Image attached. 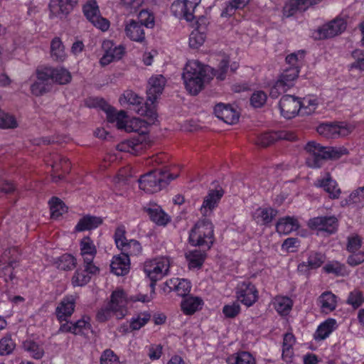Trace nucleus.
Returning a JSON list of instances; mask_svg holds the SVG:
<instances>
[{
	"label": "nucleus",
	"mask_w": 364,
	"mask_h": 364,
	"mask_svg": "<svg viewBox=\"0 0 364 364\" xmlns=\"http://www.w3.org/2000/svg\"><path fill=\"white\" fill-rule=\"evenodd\" d=\"M305 150L309 154L306 164L312 168H320L326 160L336 161L348 154L344 146H323L314 141L306 144Z\"/></svg>",
	"instance_id": "f257e3e1"
},
{
	"label": "nucleus",
	"mask_w": 364,
	"mask_h": 364,
	"mask_svg": "<svg viewBox=\"0 0 364 364\" xmlns=\"http://www.w3.org/2000/svg\"><path fill=\"white\" fill-rule=\"evenodd\" d=\"M166 83V78L162 75H156L151 77L148 82L146 90L147 99L145 107L137 109V113L141 116H146L151 120L157 117L154 103L162 94Z\"/></svg>",
	"instance_id": "f03ea898"
},
{
	"label": "nucleus",
	"mask_w": 364,
	"mask_h": 364,
	"mask_svg": "<svg viewBox=\"0 0 364 364\" xmlns=\"http://www.w3.org/2000/svg\"><path fill=\"white\" fill-rule=\"evenodd\" d=\"M178 176V173H171L167 170L156 169L141 176L138 180L139 186L145 192L154 193L166 187L170 181Z\"/></svg>",
	"instance_id": "7ed1b4c3"
},
{
	"label": "nucleus",
	"mask_w": 364,
	"mask_h": 364,
	"mask_svg": "<svg viewBox=\"0 0 364 364\" xmlns=\"http://www.w3.org/2000/svg\"><path fill=\"white\" fill-rule=\"evenodd\" d=\"M214 241L213 224L206 218L200 219L190 231L189 243L193 247L210 250Z\"/></svg>",
	"instance_id": "20e7f679"
},
{
	"label": "nucleus",
	"mask_w": 364,
	"mask_h": 364,
	"mask_svg": "<svg viewBox=\"0 0 364 364\" xmlns=\"http://www.w3.org/2000/svg\"><path fill=\"white\" fill-rule=\"evenodd\" d=\"M169 261L166 257H159L144 263V271L150 279V287L154 290L156 282L167 274L169 269Z\"/></svg>",
	"instance_id": "39448f33"
},
{
	"label": "nucleus",
	"mask_w": 364,
	"mask_h": 364,
	"mask_svg": "<svg viewBox=\"0 0 364 364\" xmlns=\"http://www.w3.org/2000/svg\"><path fill=\"white\" fill-rule=\"evenodd\" d=\"M299 69L296 67H287L280 75L279 79L271 87L269 95L273 98H277L282 93L287 92L294 85V80L297 78Z\"/></svg>",
	"instance_id": "423d86ee"
},
{
	"label": "nucleus",
	"mask_w": 364,
	"mask_h": 364,
	"mask_svg": "<svg viewBox=\"0 0 364 364\" xmlns=\"http://www.w3.org/2000/svg\"><path fill=\"white\" fill-rule=\"evenodd\" d=\"M80 255L83 259L84 272L87 274H96L100 269L93 263V259L97 254V249L93 241L89 237H83L80 242Z\"/></svg>",
	"instance_id": "0eeeda50"
},
{
	"label": "nucleus",
	"mask_w": 364,
	"mask_h": 364,
	"mask_svg": "<svg viewBox=\"0 0 364 364\" xmlns=\"http://www.w3.org/2000/svg\"><path fill=\"white\" fill-rule=\"evenodd\" d=\"M354 129V127L344 122L335 124H322L317 127L320 135L326 138H338L348 136Z\"/></svg>",
	"instance_id": "6e6552de"
},
{
	"label": "nucleus",
	"mask_w": 364,
	"mask_h": 364,
	"mask_svg": "<svg viewBox=\"0 0 364 364\" xmlns=\"http://www.w3.org/2000/svg\"><path fill=\"white\" fill-rule=\"evenodd\" d=\"M188 23L190 26H196L190 34L189 46L191 48H198L205 42L208 20L206 17L201 16L193 23H192V21Z\"/></svg>",
	"instance_id": "1a4fd4ad"
},
{
	"label": "nucleus",
	"mask_w": 364,
	"mask_h": 364,
	"mask_svg": "<svg viewBox=\"0 0 364 364\" xmlns=\"http://www.w3.org/2000/svg\"><path fill=\"white\" fill-rule=\"evenodd\" d=\"M236 297L238 301L247 306H251L258 298V291L250 282H242L236 287Z\"/></svg>",
	"instance_id": "9d476101"
},
{
	"label": "nucleus",
	"mask_w": 364,
	"mask_h": 364,
	"mask_svg": "<svg viewBox=\"0 0 364 364\" xmlns=\"http://www.w3.org/2000/svg\"><path fill=\"white\" fill-rule=\"evenodd\" d=\"M112 309L117 318H124L127 314V298L122 289H117L112 293L110 302L108 304Z\"/></svg>",
	"instance_id": "9b49d317"
},
{
	"label": "nucleus",
	"mask_w": 364,
	"mask_h": 364,
	"mask_svg": "<svg viewBox=\"0 0 364 364\" xmlns=\"http://www.w3.org/2000/svg\"><path fill=\"white\" fill-rule=\"evenodd\" d=\"M296 135L291 132L279 131V132H270L261 134L257 138L255 141L256 144L262 146L267 147L279 139H284L287 141H294Z\"/></svg>",
	"instance_id": "f8f14e48"
},
{
	"label": "nucleus",
	"mask_w": 364,
	"mask_h": 364,
	"mask_svg": "<svg viewBox=\"0 0 364 364\" xmlns=\"http://www.w3.org/2000/svg\"><path fill=\"white\" fill-rule=\"evenodd\" d=\"M279 106L282 116L291 119L300 111V100L293 95H284L279 101Z\"/></svg>",
	"instance_id": "ddd939ff"
},
{
	"label": "nucleus",
	"mask_w": 364,
	"mask_h": 364,
	"mask_svg": "<svg viewBox=\"0 0 364 364\" xmlns=\"http://www.w3.org/2000/svg\"><path fill=\"white\" fill-rule=\"evenodd\" d=\"M124 33L132 41L143 43L146 41L145 31L136 20L128 19L124 22Z\"/></svg>",
	"instance_id": "4468645a"
},
{
	"label": "nucleus",
	"mask_w": 364,
	"mask_h": 364,
	"mask_svg": "<svg viewBox=\"0 0 364 364\" xmlns=\"http://www.w3.org/2000/svg\"><path fill=\"white\" fill-rule=\"evenodd\" d=\"M309 226L312 229L333 234L337 230L338 220L334 216L317 217L309 221Z\"/></svg>",
	"instance_id": "2eb2a0df"
},
{
	"label": "nucleus",
	"mask_w": 364,
	"mask_h": 364,
	"mask_svg": "<svg viewBox=\"0 0 364 364\" xmlns=\"http://www.w3.org/2000/svg\"><path fill=\"white\" fill-rule=\"evenodd\" d=\"M144 210L147 213L150 220L159 226H165L170 221L169 215L164 212L162 208L155 203L150 202L144 207Z\"/></svg>",
	"instance_id": "dca6fc26"
},
{
	"label": "nucleus",
	"mask_w": 364,
	"mask_h": 364,
	"mask_svg": "<svg viewBox=\"0 0 364 364\" xmlns=\"http://www.w3.org/2000/svg\"><path fill=\"white\" fill-rule=\"evenodd\" d=\"M214 112L218 118L228 124H234L239 120V113L229 105L218 104L214 108Z\"/></svg>",
	"instance_id": "f3484780"
},
{
	"label": "nucleus",
	"mask_w": 364,
	"mask_h": 364,
	"mask_svg": "<svg viewBox=\"0 0 364 364\" xmlns=\"http://www.w3.org/2000/svg\"><path fill=\"white\" fill-rule=\"evenodd\" d=\"M224 191L222 188L219 190H210L205 197L200 208L201 213L205 218L209 216L213 210L218 205L223 197Z\"/></svg>",
	"instance_id": "a211bd4d"
},
{
	"label": "nucleus",
	"mask_w": 364,
	"mask_h": 364,
	"mask_svg": "<svg viewBox=\"0 0 364 364\" xmlns=\"http://www.w3.org/2000/svg\"><path fill=\"white\" fill-rule=\"evenodd\" d=\"M75 300L73 296L63 298L55 309V315L60 322L67 321L74 312Z\"/></svg>",
	"instance_id": "6ab92c4d"
},
{
	"label": "nucleus",
	"mask_w": 364,
	"mask_h": 364,
	"mask_svg": "<svg viewBox=\"0 0 364 364\" xmlns=\"http://www.w3.org/2000/svg\"><path fill=\"white\" fill-rule=\"evenodd\" d=\"M315 186L322 188L328 193L331 198L336 199L340 196L341 190L338 187L336 181L331 178L329 173H326L323 177L317 178Z\"/></svg>",
	"instance_id": "aec40b11"
},
{
	"label": "nucleus",
	"mask_w": 364,
	"mask_h": 364,
	"mask_svg": "<svg viewBox=\"0 0 364 364\" xmlns=\"http://www.w3.org/2000/svg\"><path fill=\"white\" fill-rule=\"evenodd\" d=\"M346 23L343 18H336L319 29L320 36L333 38L346 30Z\"/></svg>",
	"instance_id": "412c9836"
},
{
	"label": "nucleus",
	"mask_w": 364,
	"mask_h": 364,
	"mask_svg": "<svg viewBox=\"0 0 364 364\" xmlns=\"http://www.w3.org/2000/svg\"><path fill=\"white\" fill-rule=\"evenodd\" d=\"M187 261L188 269L190 271L200 269L207 257L204 250H194L187 252L185 255Z\"/></svg>",
	"instance_id": "4be33fe9"
},
{
	"label": "nucleus",
	"mask_w": 364,
	"mask_h": 364,
	"mask_svg": "<svg viewBox=\"0 0 364 364\" xmlns=\"http://www.w3.org/2000/svg\"><path fill=\"white\" fill-rule=\"evenodd\" d=\"M326 260L324 254L316 251H311L309 253L307 261L303 262L298 266V269L301 272L309 269H316L320 267Z\"/></svg>",
	"instance_id": "5701e85b"
},
{
	"label": "nucleus",
	"mask_w": 364,
	"mask_h": 364,
	"mask_svg": "<svg viewBox=\"0 0 364 364\" xmlns=\"http://www.w3.org/2000/svg\"><path fill=\"white\" fill-rule=\"evenodd\" d=\"M107 114V121L110 123L115 122L119 129H124L127 119V115L125 111H117L114 107L106 105L103 108Z\"/></svg>",
	"instance_id": "b1692460"
},
{
	"label": "nucleus",
	"mask_w": 364,
	"mask_h": 364,
	"mask_svg": "<svg viewBox=\"0 0 364 364\" xmlns=\"http://www.w3.org/2000/svg\"><path fill=\"white\" fill-rule=\"evenodd\" d=\"M189 76L188 75L186 79H183L186 88L191 95H196L203 89L204 82L208 80L209 78L206 74L196 75L193 77Z\"/></svg>",
	"instance_id": "393cba45"
},
{
	"label": "nucleus",
	"mask_w": 364,
	"mask_h": 364,
	"mask_svg": "<svg viewBox=\"0 0 364 364\" xmlns=\"http://www.w3.org/2000/svg\"><path fill=\"white\" fill-rule=\"evenodd\" d=\"M129 258L122 254L118 257H114L110 264L112 272L117 276L127 274L129 272Z\"/></svg>",
	"instance_id": "a878e982"
},
{
	"label": "nucleus",
	"mask_w": 364,
	"mask_h": 364,
	"mask_svg": "<svg viewBox=\"0 0 364 364\" xmlns=\"http://www.w3.org/2000/svg\"><path fill=\"white\" fill-rule=\"evenodd\" d=\"M336 321L333 318H328L321 323L317 328L314 338L316 341L326 339L336 328Z\"/></svg>",
	"instance_id": "bb28decb"
},
{
	"label": "nucleus",
	"mask_w": 364,
	"mask_h": 364,
	"mask_svg": "<svg viewBox=\"0 0 364 364\" xmlns=\"http://www.w3.org/2000/svg\"><path fill=\"white\" fill-rule=\"evenodd\" d=\"M337 297L331 291H325L318 299V302L322 312L328 314L333 311L337 304Z\"/></svg>",
	"instance_id": "cd10ccee"
},
{
	"label": "nucleus",
	"mask_w": 364,
	"mask_h": 364,
	"mask_svg": "<svg viewBox=\"0 0 364 364\" xmlns=\"http://www.w3.org/2000/svg\"><path fill=\"white\" fill-rule=\"evenodd\" d=\"M102 223V219L100 217L87 215L80 219L75 226V230L78 232L90 230L97 228Z\"/></svg>",
	"instance_id": "c85d7f7f"
},
{
	"label": "nucleus",
	"mask_w": 364,
	"mask_h": 364,
	"mask_svg": "<svg viewBox=\"0 0 364 364\" xmlns=\"http://www.w3.org/2000/svg\"><path fill=\"white\" fill-rule=\"evenodd\" d=\"M143 138H144V136H138L126 140L118 145V149L121 151L136 154L143 148Z\"/></svg>",
	"instance_id": "c756f323"
},
{
	"label": "nucleus",
	"mask_w": 364,
	"mask_h": 364,
	"mask_svg": "<svg viewBox=\"0 0 364 364\" xmlns=\"http://www.w3.org/2000/svg\"><path fill=\"white\" fill-rule=\"evenodd\" d=\"M78 0H59L56 7L50 9L51 12L60 18H65L77 4Z\"/></svg>",
	"instance_id": "7c9ffc66"
},
{
	"label": "nucleus",
	"mask_w": 364,
	"mask_h": 364,
	"mask_svg": "<svg viewBox=\"0 0 364 364\" xmlns=\"http://www.w3.org/2000/svg\"><path fill=\"white\" fill-rule=\"evenodd\" d=\"M203 301L198 296H183V314L192 315L202 309Z\"/></svg>",
	"instance_id": "2f4dec72"
},
{
	"label": "nucleus",
	"mask_w": 364,
	"mask_h": 364,
	"mask_svg": "<svg viewBox=\"0 0 364 364\" xmlns=\"http://www.w3.org/2000/svg\"><path fill=\"white\" fill-rule=\"evenodd\" d=\"M306 0H289L284 6L283 14L286 17H290L298 11H304L310 6L306 4Z\"/></svg>",
	"instance_id": "473e14b6"
},
{
	"label": "nucleus",
	"mask_w": 364,
	"mask_h": 364,
	"mask_svg": "<svg viewBox=\"0 0 364 364\" xmlns=\"http://www.w3.org/2000/svg\"><path fill=\"white\" fill-rule=\"evenodd\" d=\"M298 228L297 220L291 217L281 218L276 225L277 231L279 234L288 235Z\"/></svg>",
	"instance_id": "72a5a7b5"
},
{
	"label": "nucleus",
	"mask_w": 364,
	"mask_h": 364,
	"mask_svg": "<svg viewBox=\"0 0 364 364\" xmlns=\"http://www.w3.org/2000/svg\"><path fill=\"white\" fill-rule=\"evenodd\" d=\"M208 69L209 68H203L197 60L188 61L183 68V79H186L188 75H190V77H193L196 75H205Z\"/></svg>",
	"instance_id": "f704fd0d"
},
{
	"label": "nucleus",
	"mask_w": 364,
	"mask_h": 364,
	"mask_svg": "<svg viewBox=\"0 0 364 364\" xmlns=\"http://www.w3.org/2000/svg\"><path fill=\"white\" fill-rule=\"evenodd\" d=\"M50 55L53 60L55 61H63L65 59L66 54L64 46L58 37L54 38L51 41Z\"/></svg>",
	"instance_id": "c9c22d12"
},
{
	"label": "nucleus",
	"mask_w": 364,
	"mask_h": 364,
	"mask_svg": "<svg viewBox=\"0 0 364 364\" xmlns=\"http://www.w3.org/2000/svg\"><path fill=\"white\" fill-rule=\"evenodd\" d=\"M273 305L276 311L281 315H287L291 311L293 302L287 296H276Z\"/></svg>",
	"instance_id": "e433bc0d"
},
{
	"label": "nucleus",
	"mask_w": 364,
	"mask_h": 364,
	"mask_svg": "<svg viewBox=\"0 0 364 364\" xmlns=\"http://www.w3.org/2000/svg\"><path fill=\"white\" fill-rule=\"evenodd\" d=\"M123 255H127L128 258L130 256H138L142 252L141 244L136 240H127L119 248Z\"/></svg>",
	"instance_id": "4c0bfd02"
},
{
	"label": "nucleus",
	"mask_w": 364,
	"mask_h": 364,
	"mask_svg": "<svg viewBox=\"0 0 364 364\" xmlns=\"http://www.w3.org/2000/svg\"><path fill=\"white\" fill-rule=\"evenodd\" d=\"M228 363V364H255V360L250 353L242 351L229 357Z\"/></svg>",
	"instance_id": "58836bf2"
},
{
	"label": "nucleus",
	"mask_w": 364,
	"mask_h": 364,
	"mask_svg": "<svg viewBox=\"0 0 364 364\" xmlns=\"http://www.w3.org/2000/svg\"><path fill=\"white\" fill-rule=\"evenodd\" d=\"M49 204L53 218H57L67 211V208L64 203L57 197H53L50 200Z\"/></svg>",
	"instance_id": "ea45409f"
},
{
	"label": "nucleus",
	"mask_w": 364,
	"mask_h": 364,
	"mask_svg": "<svg viewBox=\"0 0 364 364\" xmlns=\"http://www.w3.org/2000/svg\"><path fill=\"white\" fill-rule=\"evenodd\" d=\"M257 218L259 219L257 223L262 224H268L271 223L273 218L277 215V211L271 208H259L256 211Z\"/></svg>",
	"instance_id": "a19ab883"
},
{
	"label": "nucleus",
	"mask_w": 364,
	"mask_h": 364,
	"mask_svg": "<svg viewBox=\"0 0 364 364\" xmlns=\"http://www.w3.org/2000/svg\"><path fill=\"white\" fill-rule=\"evenodd\" d=\"M70 73L63 68H53V82L60 85H65L71 80Z\"/></svg>",
	"instance_id": "79ce46f5"
},
{
	"label": "nucleus",
	"mask_w": 364,
	"mask_h": 364,
	"mask_svg": "<svg viewBox=\"0 0 364 364\" xmlns=\"http://www.w3.org/2000/svg\"><path fill=\"white\" fill-rule=\"evenodd\" d=\"M150 318L151 314L149 313L141 312L131 319L129 327L132 331L139 330L141 327L147 323Z\"/></svg>",
	"instance_id": "37998d69"
},
{
	"label": "nucleus",
	"mask_w": 364,
	"mask_h": 364,
	"mask_svg": "<svg viewBox=\"0 0 364 364\" xmlns=\"http://www.w3.org/2000/svg\"><path fill=\"white\" fill-rule=\"evenodd\" d=\"M200 1L201 0H183V18L187 22H191L195 18L193 13Z\"/></svg>",
	"instance_id": "c03bdc74"
},
{
	"label": "nucleus",
	"mask_w": 364,
	"mask_h": 364,
	"mask_svg": "<svg viewBox=\"0 0 364 364\" xmlns=\"http://www.w3.org/2000/svg\"><path fill=\"white\" fill-rule=\"evenodd\" d=\"M123 99L124 102L135 107L134 110L136 113L139 108L145 107V103H142L143 99L131 90L124 92Z\"/></svg>",
	"instance_id": "a18cd8bd"
},
{
	"label": "nucleus",
	"mask_w": 364,
	"mask_h": 364,
	"mask_svg": "<svg viewBox=\"0 0 364 364\" xmlns=\"http://www.w3.org/2000/svg\"><path fill=\"white\" fill-rule=\"evenodd\" d=\"M83 13L87 19L91 23L100 16V11L96 1H88L83 6Z\"/></svg>",
	"instance_id": "49530a36"
},
{
	"label": "nucleus",
	"mask_w": 364,
	"mask_h": 364,
	"mask_svg": "<svg viewBox=\"0 0 364 364\" xmlns=\"http://www.w3.org/2000/svg\"><path fill=\"white\" fill-rule=\"evenodd\" d=\"M142 27L147 28H152L155 25L154 14L147 10H141L138 15V20H136Z\"/></svg>",
	"instance_id": "de8ad7c7"
},
{
	"label": "nucleus",
	"mask_w": 364,
	"mask_h": 364,
	"mask_svg": "<svg viewBox=\"0 0 364 364\" xmlns=\"http://www.w3.org/2000/svg\"><path fill=\"white\" fill-rule=\"evenodd\" d=\"M23 348L26 351L36 359H40L43 355V350L36 343L27 341L23 343Z\"/></svg>",
	"instance_id": "09e8293b"
},
{
	"label": "nucleus",
	"mask_w": 364,
	"mask_h": 364,
	"mask_svg": "<svg viewBox=\"0 0 364 364\" xmlns=\"http://www.w3.org/2000/svg\"><path fill=\"white\" fill-rule=\"evenodd\" d=\"M301 108L300 112L302 114H310L316 109L317 100L311 97H304L300 100Z\"/></svg>",
	"instance_id": "8fccbe9b"
},
{
	"label": "nucleus",
	"mask_w": 364,
	"mask_h": 364,
	"mask_svg": "<svg viewBox=\"0 0 364 364\" xmlns=\"http://www.w3.org/2000/svg\"><path fill=\"white\" fill-rule=\"evenodd\" d=\"M51 89L50 83L37 80L31 85V91L36 96H41L49 92Z\"/></svg>",
	"instance_id": "3c124183"
},
{
	"label": "nucleus",
	"mask_w": 364,
	"mask_h": 364,
	"mask_svg": "<svg viewBox=\"0 0 364 364\" xmlns=\"http://www.w3.org/2000/svg\"><path fill=\"white\" fill-rule=\"evenodd\" d=\"M76 259L71 255L65 254L59 259L58 268L63 270H70L76 266Z\"/></svg>",
	"instance_id": "603ef678"
},
{
	"label": "nucleus",
	"mask_w": 364,
	"mask_h": 364,
	"mask_svg": "<svg viewBox=\"0 0 364 364\" xmlns=\"http://www.w3.org/2000/svg\"><path fill=\"white\" fill-rule=\"evenodd\" d=\"M363 302L364 296L360 291L354 289L350 292L347 299V303L348 304L351 305L353 308L357 309L361 306Z\"/></svg>",
	"instance_id": "864d4df0"
},
{
	"label": "nucleus",
	"mask_w": 364,
	"mask_h": 364,
	"mask_svg": "<svg viewBox=\"0 0 364 364\" xmlns=\"http://www.w3.org/2000/svg\"><path fill=\"white\" fill-rule=\"evenodd\" d=\"M249 1L250 0H232L230 1L225 9L222 12L221 16H231L235 9L243 8Z\"/></svg>",
	"instance_id": "5fc2aeb1"
},
{
	"label": "nucleus",
	"mask_w": 364,
	"mask_h": 364,
	"mask_svg": "<svg viewBox=\"0 0 364 364\" xmlns=\"http://www.w3.org/2000/svg\"><path fill=\"white\" fill-rule=\"evenodd\" d=\"M15 343L10 336H5L0 340V355H6L12 353Z\"/></svg>",
	"instance_id": "6e6d98bb"
},
{
	"label": "nucleus",
	"mask_w": 364,
	"mask_h": 364,
	"mask_svg": "<svg viewBox=\"0 0 364 364\" xmlns=\"http://www.w3.org/2000/svg\"><path fill=\"white\" fill-rule=\"evenodd\" d=\"M100 364H120L119 357L111 349L105 350L100 356Z\"/></svg>",
	"instance_id": "4d7b16f0"
},
{
	"label": "nucleus",
	"mask_w": 364,
	"mask_h": 364,
	"mask_svg": "<svg viewBox=\"0 0 364 364\" xmlns=\"http://www.w3.org/2000/svg\"><path fill=\"white\" fill-rule=\"evenodd\" d=\"M53 68L44 67L36 70V77L38 80L50 83L53 81Z\"/></svg>",
	"instance_id": "13d9d810"
},
{
	"label": "nucleus",
	"mask_w": 364,
	"mask_h": 364,
	"mask_svg": "<svg viewBox=\"0 0 364 364\" xmlns=\"http://www.w3.org/2000/svg\"><path fill=\"white\" fill-rule=\"evenodd\" d=\"M89 320V317L83 316L82 318L73 323V334H80L83 332L84 329L90 328V324Z\"/></svg>",
	"instance_id": "bf43d9fd"
},
{
	"label": "nucleus",
	"mask_w": 364,
	"mask_h": 364,
	"mask_svg": "<svg viewBox=\"0 0 364 364\" xmlns=\"http://www.w3.org/2000/svg\"><path fill=\"white\" fill-rule=\"evenodd\" d=\"M90 277L84 272L77 270L73 277L72 283L73 286H84L89 282Z\"/></svg>",
	"instance_id": "052dcab7"
},
{
	"label": "nucleus",
	"mask_w": 364,
	"mask_h": 364,
	"mask_svg": "<svg viewBox=\"0 0 364 364\" xmlns=\"http://www.w3.org/2000/svg\"><path fill=\"white\" fill-rule=\"evenodd\" d=\"M267 100V95L263 91L254 92L250 98L251 104L255 107H261Z\"/></svg>",
	"instance_id": "680f3d73"
},
{
	"label": "nucleus",
	"mask_w": 364,
	"mask_h": 364,
	"mask_svg": "<svg viewBox=\"0 0 364 364\" xmlns=\"http://www.w3.org/2000/svg\"><path fill=\"white\" fill-rule=\"evenodd\" d=\"M362 245L361 238L355 235L348 237L347 250L350 252H357Z\"/></svg>",
	"instance_id": "e2e57ef3"
},
{
	"label": "nucleus",
	"mask_w": 364,
	"mask_h": 364,
	"mask_svg": "<svg viewBox=\"0 0 364 364\" xmlns=\"http://www.w3.org/2000/svg\"><path fill=\"white\" fill-rule=\"evenodd\" d=\"M54 171L62 169L63 172H68L70 170V162L68 159L61 156H57L56 161L52 166Z\"/></svg>",
	"instance_id": "0e129e2a"
},
{
	"label": "nucleus",
	"mask_w": 364,
	"mask_h": 364,
	"mask_svg": "<svg viewBox=\"0 0 364 364\" xmlns=\"http://www.w3.org/2000/svg\"><path fill=\"white\" fill-rule=\"evenodd\" d=\"M143 122L139 118H133L127 120L125 123L124 130L127 132H136L141 127Z\"/></svg>",
	"instance_id": "69168bd1"
},
{
	"label": "nucleus",
	"mask_w": 364,
	"mask_h": 364,
	"mask_svg": "<svg viewBox=\"0 0 364 364\" xmlns=\"http://www.w3.org/2000/svg\"><path fill=\"white\" fill-rule=\"evenodd\" d=\"M229 60L228 58H224L218 65V69L215 71L214 75L217 79L223 80L225 77V75L228 68Z\"/></svg>",
	"instance_id": "338daca9"
},
{
	"label": "nucleus",
	"mask_w": 364,
	"mask_h": 364,
	"mask_svg": "<svg viewBox=\"0 0 364 364\" xmlns=\"http://www.w3.org/2000/svg\"><path fill=\"white\" fill-rule=\"evenodd\" d=\"M364 262V252H352V255L348 256L347 262L352 267L357 266Z\"/></svg>",
	"instance_id": "774afa93"
}]
</instances>
